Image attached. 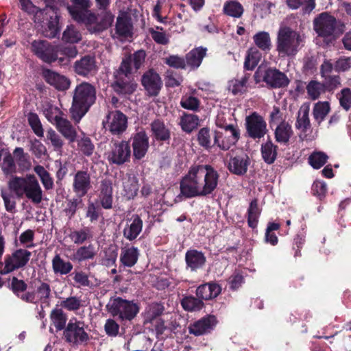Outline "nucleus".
Instances as JSON below:
<instances>
[{"label":"nucleus","instance_id":"obj_30","mask_svg":"<svg viewBox=\"0 0 351 351\" xmlns=\"http://www.w3.org/2000/svg\"><path fill=\"white\" fill-rule=\"evenodd\" d=\"M138 256L139 252L137 247H124L121 250L120 261L124 266L131 267L136 263Z\"/></svg>","mask_w":351,"mask_h":351},{"label":"nucleus","instance_id":"obj_64","mask_svg":"<svg viewBox=\"0 0 351 351\" xmlns=\"http://www.w3.org/2000/svg\"><path fill=\"white\" fill-rule=\"evenodd\" d=\"M34 238V231L32 230H27L21 234L19 240L21 245L26 247H32L34 246L33 243Z\"/></svg>","mask_w":351,"mask_h":351},{"label":"nucleus","instance_id":"obj_13","mask_svg":"<svg viewBox=\"0 0 351 351\" xmlns=\"http://www.w3.org/2000/svg\"><path fill=\"white\" fill-rule=\"evenodd\" d=\"M131 156L130 145L128 142L122 141L115 143L108 153V160L110 163L121 165L130 160Z\"/></svg>","mask_w":351,"mask_h":351},{"label":"nucleus","instance_id":"obj_39","mask_svg":"<svg viewBox=\"0 0 351 351\" xmlns=\"http://www.w3.org/2000/svg\"><path fill=\"white\" fill-rule=\"evenodd\" d=\"M164 307L158 303H152L149 304L145 309L144 313V319L145 323H154L163 312Z\"/></svg>","mask_w":351,"mask_h":351},{"label":"nucleus","instance_id":"obj_35","mask_svg":"<svg viewBox=\"0 0 351 351\" xmlns=\"http://www.w3.org/2000/svg\"><path fill=\"white\" fill-rule=\"evenodd\" d=\"M56 125L58 131L70 142H74L76 138L77 132L71 123L65 118L61 119Z\"/></svg>","mask_w":351,"mask_h":351},{"label":"nucleus","instance_id":"obj_53","mask_svg":"<svg viewBox=\"0 0 351 351\" xmlns=\"http://www.w3.org/2000/svg\"><path fill=\"white\" fill-rule=\"evenodd\" d=\"M152 132L157 139L166 140L169 137V132L164 123L160 121H155L152 124Z\"/></svg>","mask_w":351,"mask_h":351},{"label":"nucleus","instance_id":"obj_47","mask_svg":"<svg viewBox=\"0 0 351 351\" xmlns=\"http://www.w3.org/2000/svg\"><path fill=\"white\" fill-rule=\"evenodd\" d=\"M82 38L81 32L73 25H68L62 34V40L70 43H79Z\"/></svg>","mask_w":351,"mask_h":351},{"label":"nucleus","instance_id":"obj_52","mask_svg":"<svg viewBox=\"0 0 351 351\" xmlns=\"http://www.w3.org/2000/svg\"><path fill=\"white\" fill-rule=\"evenodd\" d=\"M247 82V78L245 76L241 77L240 80H232L228 83V90L234 95L242 93L246 90Z\"/></svg>","mask_w":351,"mask_h":351},{"label":"nucleus","instance_id":"obj_26","mask_svg":"<svg viewBox=\"0 0 351 351\" xmlns=\"http://www.w3.org/2000/svg\"><path fill=\"white\" fill-rule=\"evenodd\" d=\"M97 254V250L92 244L78 247L71 255L67 256L72 261L81 263L87 260H93Z\"/></svg>","mask_w":351,"mask_h":351},{"label":"nucleus","instance_id":"obj_22","mask_svg":"<svg viewBox=\"0 0 351 351\" xmlns=\"http://www.w3.org/2000/svg\"><path fill=\"white\" fill-rule=\"evenodd\" d=\"M74 70L82 76L95 74L97 70L95 58L89 56L83 57L75 62Z\"/></svg>","mask_w":351,"mask_h":351},{"label":"nucleus","instance_id":"obj_16","mask_svg":"<svg viewBox=\"0 0 351 351\" xmlns=\"http://www.w3.org/2000/svg\"><path fill=\"white\" fill-rule=\"evenodd\" d=\"M133 156L136 160L145 157L149 149V138L145 132H139L132 138Z\"/></svg>","mask_w":351,"mask_h":351},{"label":"nucleus","instance_id":"obj_19","mask_svg":"<svg viewBox=\"0 0 351 351\" xmlns=\"http://www.w3.org/2000/svg\"><path fill=\"white\" fill-rule=\"evenodd\" d=\"M118 186L122 189V194L128 199L135 197L138 190L136 178L130 173L123 174Z\"/></svg>","mask_w":351,"mask_h":351},{"label":"nucleus","instance_id":"obj_4","mask_svg":"<svg viewBox=\"0 0 351 351\" xmlns=\"http://www.w3.org/2000/svg\"><path fill=\"white\" fill-rule=\"evenodd\" d=\"M71 12L72 18L77 22L84 23L91 33H97L108 29L114 21V16L106 10L97 15L91 11L79 14L73 8L71 9Z\"/></svg>","mask_w":351,"mask_h":351},{"label":"nucleus","instance_id":"obj_45","mask_svg":"<svg viewBox=\"0 0 351 351\" xmlns=\"http://www.w3.org/2000/svg\"><path fill=\"white\" fill-rule=\"evenodd\" d=\"M255 45L261 50L269 51L271 47L270 36L267 32H259L253 36Z\"/></svg>","mask_w":351,"mask_h":351},{"label":"nucleus","instance_id":"obj_29","mask_svg":"<svg viewBox=\"0 0 351 351\" xmlns=\"http://www.w3.org/2000/svg\"><path fill=\"white\" fill-rule=\"evenodd\" d=\"M221 291V287L217 284L207 283L198 287L196 295L199 299L208 300L216 298Z\"/></svg>","mask_w":351,"mask_h":351},{"label":"nucleus","instance_id":"obj_49","mask_svg":"<svg viewBox=\"0 0 351 351\" xmlns=\"http://www.w3.org/2000/svg\"><path fill=\"white\" fill-rule=\"evenodd\" d=\"M199 124L197 116L192 114H184L180 121V125L183 130L191 132L195 129Z\"/></svg>","mask_w":351,"mask_h":351},{"label":"nucleus","instance_id":"obj_56","mask_svg":"<svg viewBox=\"0 0 351 351\" xmlns=\"http://www.w3.org/2000/svg\"><path fill=\"white\" fill-rule=\"evenodd\" d=\"M60 305L69 311H75L82 306V300L79 298L71 296L61 300Z\"/></svg>","mask_w":351,"mask_h":351},{"label":"nucleus","instance_id":"obj_58","mask_svg":"<svg viewBox=\"0 0 351 351\" xmlns=\"http://www.w3.org/2000/svg\"><path fill=\"white\" fill-rule=\"evenodd\" d=\"M272 7L274 5L271 2L260 0L255 4L254 11L261 18H263L270 14Z\"/></svg>","mask_w":351,"mask_h":351},{"label":"nucleus","instance_id":"obj_46","mask_svg":"<svg viewBox=\"0 0 351 351\" xmlns=\"http://www.w3.org/2000/svg\"><path fill=\"white\" fill-rule=\"evenodd\" d=\"M326 90L324 84H322L317 81H311L306 86V91L308 97L315 100L318 99Z\"/></svg>","mask_w":351,"mask_h":351},{"label":"nucleus","instance_id":"obj_51","mask_svg":"<svg viewBox=\"0 0 351 351\" xmlns=\"http://www.w3.org/2000/svg\"><path fill=\"white\" fill-rule=\"evenodd\" d=\"M38 302L49 305L51 295L50 286L47 283H42L35 291Z\"/></svg>","mask_w":351,"mask_h":351},{"label":"nucleus","instance_id":"obj_11","mask_svg":"<svg viewBox=\"0 0 351 351\" xmlns=\"http://www.w3.org/2000/svg\"><path fill=\"white\" fill-rule=\"evenodd\" d=\"M254 77L257 82L262 80L268 85L275 88L285 86L289 84V80L285 74L275 69H265L259 66Z\"/></svg>","mask_w":351,"mask_h":351},{"label":"nucleus","instance_id":"obj_10","mask_svg":"<svg viewBox=\"0 0 351 351\" xmlns=\"http://www.w3.org/2000/svg\"><path fill=\"white\" fill-rule=\"evenodd\" d=\"M32 51L40 60L47 63H51L58 60L64 61L63 58H58V47L51 45L49 42L43 40H34L31 43Z\"/></svg>","mask_w":351,"mask_h":351},{"label":"nucleus","instance_id":"obj_33","mask_svg":"<svg viewBox=\"0 0 351 351\" xmlns=\"http://www.w3.org/2000/svg\"><path fill=\"white\" fill-rule=\"evenodd\" d=\"M206 49L197 47L191 50L186 56V64L191 68L196 69L199 66L204 57L206 55Z\"/></svg>","mask_w":351,"mask_h":351},{"label":"nucleus","instance_id":"obj_61","mask_svg":"<svg viewBox=\"0 0 351 351\" xmlns=\"http://www.w3.org/2000/svg\"><path fill=\"white\" fill-rule=\"evenodd\" d=\"M149 33L153 40L160 45H166L169 42V38L166 34L162 31V28L156 27V29L151 28Z\"/></svg>","mask_w":351,"mask_h":351},{"label":"nucleus","instance_id":"obj_54","mask_svg":"<svg viewBox=\"0 0 351 351\" xmlns=\"http://www.w3.org/2000/svg\"><path fill=\"white\" fill-rule=\"evenodd\" d=\"M260 215V210L258 207L256 200H253L250 205L248 209V225L250 227L254 228L258 223V219Z\"/></svg>","mask_w":351,"mask_h":351},{"label":"nucleus","instance_id":"obj_8","mask_svg":"<svg viewBox=\"0 0 351 351\" xmlns=\"http://www.w3.org/2000/svg\"><path fill=\"white\" fill-rule=\"evenodd\" d=\"M336 25L335 18L327 12L320 14L313 21L315 31L319 36L327 42L335 39Z\"/></svg>","mask_w":351,"mask_h":351},{"label":"nucleus","instance_id":"obj_12","mask_svg":"<svg viewBox=\"0 0 351 351\" xmlns=\"http://www.w3.org/2000/svg\"><path fill=\"white\" fill-rule=\"evenodd\" d=\"M245 128L247 136L254 140L264 137L267 132L266 121L257 112L246 117Z\"/></svg>","mask_w":351,"mask_h":351},{"label":"nucleus","instance_id":"obj_14","mask_svg":"<svg viewBox=\"0 0 351 351\" xmlns=\"http://www.w3.org/2000/svg\"><path fill=\"white\" fill-rule=\"evenodd\" d=\"M127 117L119 110L110 112L107 116L106 127L112 134H120L127 128Z\"/></svg>","mask_w":351,"mask_h":351},{"label":"nucleus","instance_id":"obj_27","mask_svg":"<svg viewBox=\"0 0 351 351\" xmlns=\"http://www.w3.org/2000/svg\"><path fill=\"white\" fill-rule=\"evenodd\" d=\"M185 261L188 268L196 271L204 265L206 257L202 252L190 250L186 252Z\"/></svg>","mask_w":351,"mask_h":351},{"label":"nucleus","instance_id":"obj_63","mask_svg":"<svg viewBox=\"0 0 351 351\" xmlns=\"http://www.w3.org/2000/svg\"><path fill=\"white\" fill-rule=\"evenodd\" d=\"M197 140L199 145L206 149L211 147V136L210 131L207 128H202L197 134Z\"/></svg>","mask_w":351,"mask_h":351},{"label":"nucleus","instance_id":"obj_2","mask_svg":"<svg viewBox=\"0 0 351 351\" xmlns=\"http://www.w3.org/2000/svg\"><path fill=\"white\" fill-rule=\"evenodd\" d=\"M8 187L10 193L18 198L26 197L36 204L42 202L43 191L34 174L12 176L8 182Z\"/></svg>","mask_w":351,"mask_h":351},{"label":"nucleus","instance_id":"obj_17","mask_svg":"<svg viewBox=\"0 0 351 351\" xmlns=\"http://www.w3.org/2000/svg\"><path fill=\"white\" fill-rule=\"evenodd\" d=\"M142 84L149 95H157L162 86V80L156 71L150 69L143 75Z\"/></svg>","mask_w":351,"mask_h":351},{"label":"nucleus","instance_id":"obj_6","mask_svg":"<svg viewBox=\"0 0 351 351\" xmlns=\"http://www.w3.org/2000/svg\"><path fill=\"white\" fill-rule=\"evenodd\" d=\"M85 324L75 317L70 319L64 330V337L69 343L78 346L87 343L89 335L84 328Z\"/></svg>","mask_w":351,"mask_h":351},{"label":"nucleus","instance_id":"obj_31","mask_svg":"<svg viewBox=\"0 0 351 351\" xmlns=\"http://www.w3.org/2000/svg\"><path fill=\"white\" fill-rule=\"evenodd\" d=\"M100 197L101 205L104 208L109 209L112 207V186L110 180H104L102 181Z\"/></svg>","mask_w":351,"mask_h":351},{"label":"nucleus","instance_id":"obj_9","mask_svg":"<svg viewBox=\"0 0 351 351\" xmlns=\"http://www.w3.org/2000/svg\"><path fill=\"white\" fill-rule=\"evenodd\" d=\"M110 306V311L112 315L114 316L118 315L121 320H132L136 317L139 311L136 303L121 298L114 299Z\"/></svg>","mask_w":351,"mask_h":351},{"label":"nucleus","instance_id":"obj_5","mask_svg":"<svg viewBox=\"0 0 351 351\" xmlns=\"http://www.w3.org/2000/svg\"><path fill=\"white\" fill-rule=\"evenodd\" d=\"M303 40L302 35L286 26H281L278 32L276 50L282 57L295 56Z\"/></svg>","mask_w":351,"mask_h":351},{"label":"nucleus","instance_id":"obj_7","mask_svg":"<svg viewBox=\"0 0 351 351\" xmlns=\"http://www.w3.org/2000/svg\"><path fill=\"white\" fill-rule=\"evenodd\" d=\"M32 253L25 249H18L7 254L3 261V267L0 270L1 275L8 274L24 267L29 262Z\"/></svg>","mask_w":351,"mask_h":351},{"label":"nucleus","instance_id":"obj_43","mask_svg":"<svg viewBox=\"0 0 351 351\" xmlns=\"http://www.w3.org/2000/svg\"><path fill=\"white\" fill-rule=\"evenodd\" d=\"M114 90L119 94H131L136 88V84L132 80H117L112 85Z\"/></svg>","mask_w":351,"mask_h":351},{"label":"nucleus","instance_id":"obj_50","mask_svg":"<svg viewBox=\"0 0 351 351\" xmlns=\"http://www.w3.org/2000/svg\"><path fill=\"white\" fill-rule=\"evenodd\" d=\"M328 157L322 152H314L308 157V162L314 169H319L327 162Z\"/></svg>","mask_w":351,"mask_h":351},{"label":"nucleus","instance_id":"obj_59","mask_svg":"<svg viewBox=\"0 0 351 351\" xmlns=\"http://www.w3.org/2000/svg\"><path fill=\"white\" fill-rule=\"evenodd\" d=\"M19 1L21 9L29 14H35L36 19L44 14V10H39L30 0H19Z\"/></svg>","mask_w":351,"mask_h":351},{"label":"nucleus","instance_id":"obj_21","mask_svg":"<svg viewBox=\"0 0 351 351\" xmlns=\"http://www.w3.org/2000/svg\"><path fill=\"white\" fill-rule=\"evenodd\" d=\"M73 187L78 197L84 196L90 187L89 174L86 171H77L73 178Z\"/></svg>","mask_w":351,"mask_h":351},{"label":"nucleus","instance_id":"obj_23","mask_svg":"<svg viewBox=\"0 0 351 351\" xmlns=\"http://www.w3.org/2000/svg\"><path fill=\"white\" fill-rule=\"evenodd\" d=\"M216 324V317L213 315H208L194 323L189 328V331L196 336L202 335L213 330Z\"/></svg>","mask_w":351,"mask_h":351},{"label":"nucleus","instance_id":"obj_62","mask_svg":"<svg viewBox=\"0 0 351 351\" xmlns=\"http://www.w3.org/2000/svg\"><path fill=\"white\" fill-rule=\"evenodd\" d=\"M71 240L75 244H82L86 241L90 237L89 231L87 229H82L75 230L71 232L69 235Z\"/></svg>","mask_w":351,"mask_h":351},{"label":"nucleus","instance_id":"obj_44","mask_svg":"<svg viewBox=\"0 0 351 351\" xmlns=\"http://www.w3.org/2000/svg\"><path fill=\"white\" fill-rule=\"evenodd\" d=\"M50 318L52 324L57 330H61L66 328L67 317L64 311L60 308H54L51 311Z\"/></svg>","mask_w":351,"mask_h":351},{"label":"nucleus","instance_id":"obj_28","mask_svg":"<svg viewBox=\"0 0 351 351\" xmlns=\"http://www.w3.org/2000/svg\"><path fill=\"white\" fill-rule=\"evenodd\" d=\"M234 131L232 136H228L224 130L222 132H215L214 144L217 145L219 148L222 150H228L231 146L237 143V134Z\"/></svg>","mask_w":351,"mask_h":351},{"label":"nucleus","instance_id":"obj_48","mask_svg":"<svg viewBox=\"0 0 351 351\" xmlns=\"http://www.w3.org/2000/svg\"><path fill=\"white\" fill-rule=\"evenodd\" d=\"M261 58L259 51L255 48H251L247 52L244 62V66L247 70H252L258 64Z\"/></svg>","mask_w":351,"mask_h":351},{"label":"nucleus","instance_id":"obj_20","mask_svg":"<svg viewBox=\"0 0 351 351\" xmlns=\"http://www.w3.org/2000/svg\"><path fill=\"white\" fill-rule=\"evenodd\" d=\"M43 75L45 81L50 85L60 90H64L69 88L70 81L64 75L49 69H45Z\"/></svg>","mask_w":351,"mask_h":351},{"label":"nucleus","instance_id":"obj_15","mask_svg":"<svg viewBox=\"0 0 351 351\" xmlns=\"http://www.w3.org/2000/svg\"><path fill=\"white\" fill-rule=\"evenodd\" d=\"M145 58V52L138 50L132 56L124 58L119 68V71L127 77L128 75L134 71H137L143 64Z\"/></svg>","mask_w":351,"mask_h":351},{"label":"nucleus","instance_id":"obj_42","mask_svg":"<svg viewBox=\"0 0 351 351\" xmlns=\"http://www.w3.org/2000/svg\"><path fill=\"white\" fill-rule=\"evenodd\" d=\"M223 10L226 15L234 18H240L244 11L242 5L237 1L226 2Z\"/></svg>","mask_w":351,"mask_h":351},{"label":"nucleus","instance_id":"obj_18","mask_svg":"<svg viewBox=\"0 0 351 351\" xmlns=\"http://www.w3.org/2000/svg\"><path fill=\"white\" fill-rule=\"evenodd\" d=\"M44 14L49 16L45 23L43 34L46 37L54 38L59 33V16L51 8L44 10Z\"/></svg>","mask_w":351,"mask_h":351},{"label":"nucleus","instance_id":"obj_24","mask_svg":"<svg viewBox=\"0 0 351 351\" xmlns=\"http://www.w3.org/2000/svg\"><path fill=\"white\" fill-rule=\"evenodd\" d=\"M143 228V221L137 215L128 221L123 230V236L129 241H133L139 235Z\"/></svg>","mask_w":351,"mask_h":351},{"label":"nucleus","instance_id":"obj_41","mask_svg":"<svg viewBox=\"0 0 351 351\" xmlns=\"http://www.w3.org/2000/svg\"><path fill=\"white\" fill-rule=\"evenodd\" d=\"M330 107L328 101H318L315 104L313 115L317 123H321L330 112Z\"/></svg>","mask_w":351,"mask_h":351},{"label":"nucleus","instance_id":"obj_32","mask_svg":"<svg viewBox=\"0 0 351 351\" xmlns=\"http://www.w3.org/2000/svg\"><path fill=\"white\" fill-rule=\"evenodd\" d=\"M43 111L47 119L53 124L57 123L63 118L60 110L49 101H45L43 104Z\"/></svg>","mask_w":351,"mask_h":351},{"label":"nucleus","instance_id":"obj_57","mask_svg":"<svg viewBox=\"0 0 351 351\" xmlns=\"http://www.w3.org/2000/svg\"><path fill=\"white\" fill-rule=\"evenodd\" d=\"M309 106H302L298 114L296 126L299 129L305 130L309 125Z\"/></svg>","mask_w":351,"mask_h":351},{"label":"nucleus","instance_id":"obj_40","mask_svg":"<svg viewBox=\"0 0 351 351\" xmlns=\"http://www.w3.org/2000/svg\"><path fill=\"white\" fill-rule=\"evenodd\" d=\"M287 3L293 10L301 8L304 14L310 13L315 8V0H287Z\"/></svg>","mask_w":351,"mask_h":351},{"label":"nucleus","instance_id":"obj_34","mask_svg":"<svg viewBox=\"0 0 351 351\" xmlns=\"http://www.w3.org/2000/svg\"><path fill=\"white\" fill-rule=\"evenodd\" d=\"M292 134L293 131L291 127L286 122H282L279 124L275 130L276 140L280 144H287Z\"/></svg>","mask_w":351,"mask_h":351},{"label":"nucleus","instance_id":"obj_36","mask_svg":"<svg viewBox=\"0 0 351 351\" xmlns=\"http://www.w3.org/2000/svg\"><path fill=\"white\" fill-rule=\"evenodd\" d=\"M116 34L123 38H128L132 34V25L128 17L122 14L117 18L116 23Z\"/></svg>","mask_w":351,"mask_h":351},{"label":"nucleus","instance_id":"obj_60","mask_svg":"<svg viewBox=\"0 0 351 351\" xmlns=\"http://www.w3.org/2000/svg\"><path fill=\"white\" fill-rule=\"evenodd\" d=\"M74 5L68 6L67 10L71 15V9L73 8L77 13L82 14L85 11H90L88 8L91 6L90 0H72Z\"/></svg>","mask_w":351,"mask_h":351},{"label":"nucleus","instance_id":"obj_55","mask_svg":"<svg viewBox=\"0 0 351 351\" xmlns=\"http://www.w3.org/2000/svg\"><path fill=\"white\" fill-rule=\"evenodd\" d=\"M181 304L186 311H193L201 309L203 302L195 297L189 296L182 299Z\"/></svg>","mask_w":351,"mask_h":351},{"label":"nucleus","instance_id":"obj_37","mask_svg":"<svg viewBox=\"0 0 351 351\" xmlns=\"http://www.w3.org/2000/svg\"><path fill=\"white\" fill-rule=\"evenodd\" d=\"M52 268L55 274L66 275L73 269V265L69 261H65L59 254L52 259Z\"/></svg>","mask_w":351,"mask_h":351},{"label":"nucleus","instance_id":"obj_3","mask_svg":"<svg viewBox=\"0 0 351 351\" xmlns=\"http://www.w3.org/2000/svg\"><path fill=\"white\" fill-rule=\"evenodd\" d=\"M96 91L93 86L88 82H82L76 86L73 95L72 106L70 112L73 119L79 122L95 103Z\"/></svg>","mask_w":351,"mask_h":351},{"label":"nucleus","instance_id":"obj_1","mask_svg":"<svg viewBox=\"0 0 351 351\" xmlns=\"http://www.w3.org/2000/svg\"><path fill=\"white\" fill-rule=\"evenodd\" d=\"M219 180V174L211 165H193L181 180L180 191L186 197L207 196L217 188Z\"/></svg>","mask_w":351,"mask_h":351},{"label":"nucleus","instance_id":"obj_25","mask_svg":"<svg viewBox=\"0 0 351 351\" xmlns=\"http://www.w3.org/2000/svg\"><path fill=\"white\" fill-rule=\"evenodd\" d=\"M250 165L249 157L246 154L236 156L230 160L228 169L236 175H243L247 172Z\"/></svg>","mask_w":351,"mask_h":351},{"label":"nucleus","instance_id":"obj_38","mask_svg":"<svg viewBox=\"0 0 351 351\" xmlns=\"http://www.w3.org/2000/svg\"><path fill=\"white\" fill-rule=\"evenodd\" d=\"M261 154L265 162L272 164L277 156V146L271 141H267L261 145Z\"/></svg>","mask_w":351,"mask_h":351}]
</instances>
